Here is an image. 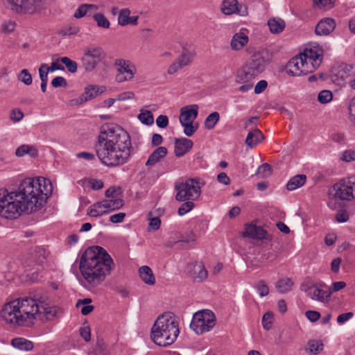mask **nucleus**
Instances as JSON below:
<instances>
[{
  "mask_svg": "<svg viewBox=\"0 0 355 355\" xmlns=\"http://www.w3.org/2000/svg\"><path fill=\"white\" fill-rule=\"evenodd\" d=\"M57 61H60L62 64H64L66 66L67 70L71 73H76L78 70L77 62L71 60L68 57H62L60 59H58Z\"/></svg>",
  "mask_w": 355,
  "mask_h": 355,
  "instance_id": "a19ab883",
  "label": "nucleus"
},
{
  "mask_svg": "<svg viewBox=\"0 0 355 355\" xmlns=\"http://www.w3.org/2000/svg\"><path fill=\"white\" fill-rule=\"evenodd\" d=\"M323 343L319 340H311L307 343L306 351L309 353L316 355L323 350Z\"/></svg>",
  "mask_w": 355,
  "mask_h": 355,
  "instance_id": "c9c22d12",
  "label": "nucleus"
},
{
  "mask_svg": "<svg viewBox=\"0 0 355 355\" xmlns=\"http://www.w3.org/2000/svg\"><path fill=\"white\" fill-rule=\"evenodd\" d=\"M25 155H28L31 157H36L38 155V151L33 146L23 144L16 149L15 155L18 157H21Z\"/></svg>",
  "mask_w": 355,
  "mask_h": 355,
  "instance_id": "c85d7f7f",
  "label": "nucleus"
},
{
  "mask_svg": "<svg viewBox=\"0 0 355 355\" xmlns=\"http://www.w3.org/2000/svg\"><path fill=\"white\" fill-rule=\"evenodd\" d=\"M52 191L51 181L38 177L24 179L14 192L21 202L24 212L31 214L40 210L46 204Z\"/></svg>",
  "mask_w": 355,
  "mask_h": 355,
  "instance_id": "20e7f679",
  "label": "nucleus"
},
{
  "mask_svg": "<svg viewBox=\"0 0 355 355\" xmlns=\"http://www.w3.org/2000/svg\"><path fill=\"white\" fill-rule=\"evenodd\" d=\"M258 76L255 73H252L245 64L238 71L236 76V82L237 83H252L254 80Z\"/></svg>",
  "mask_w": 355,
  "mask_h": 355,
  "instance_id": "4be33fe9",
  "label": "nucleus"
},
{
  "mask_svg": "<svg viewBox=\"0 0 355 355\" xmlns=\"http://www.w3.org/2000/svg\"><path fill=\"white\" fill-rule=\"evenodd\" d=\"M293 286V282L290 278H283L279 279L276 284L277 289L282 293L289 291Z\"/></svg>",
  "mask_w": 355,
  "mask_h": 355,
  "instance_id": "4c0bfd02",
  "label": "nucleus"
},
{
  "mask_svg": "<svg viewBox=\"0 0 355 355\" xmlns=\"http://www.w3.org/2000/svg\"><path fill=\"white\" fill-rule=\"evenodd\" d=\"M56 314L57 308L49 297L37 293L6 303L0 311V318L12 327H32L37 320L44 322L54 320Z\"/></svg>",
  "mask_w": 355,
  "mask_h": 355,
  "instance_id": "f257e3e1",
  "label": "nucleus"
},
{
  "mask_svg": "<svg viewBox=\"0 0 355 355\" xmlns=\"http://www.w3.org/2000/svg\"><path fill=\"white\" fill-rule=\"evenodd\" d=\"M184 127V133L187 137L192 136L198 129V126L193 125V123H181Z\"/></svg>",
  "mask_w": 355,
  "mask_h": 355,
  "instance_id": "603ef678",
  "label": "nucleus"
},
{
  "mask_svg": "<svg viewBox=\"0 0 355 355\" xmlns=\"http://www.w3.org/2000/svg\"><path fill=\"white\" fill-rule=\"evenodd\" d=\"M255 288L261 297H265L269 293V288L263 280L259 281Z\"/></svg>",
  "mask_w": 355,
  "mask_h": 355,
  "instance_id": "8fccbe9b",
  "label": "nucleus"
},
{
  "mask_svg": "<svg viewBox=\"0 0 355 355\" xmlns=\"http://www.w3.org/2000/svg\"><path fill=\"white\" fill-rule=\"evenodd\" d=\"M269 62V55L267 51H258L254 53L250 59L245 64L252 73L257 75L261 73Z\"/></svg>",
  "mask_w": 355,
  "mask_h": 355,
  "instance_id": "4468645a",
  "label": "nucleus"
},
{
  "mask_svg": "<svg viewBox=\"0 0 355 355\" xmlns=\"http://www.w3.org/2000/svg\"><path fill=\"white\" fill-rule=\"evenodd\" d=\"M271 173L272 169L270 165L267 163H264L259 166L256 175H259L261 178H266L270 176Z\"/></svg>",
  "mask_w": 355,
  "mask_h": 355,
  "instance_id": "37998d69",
  "label": "nucleus"
},
{
  "mask_svg": "<svg viewBox=\"0 0 355 355\" xmlns=\"http://www.w3.org/2000/svg\"><path fill=\"white\" fill-rule=\"evenodd\" d=\"M99 202L94 204L87 210V214L92 217H98L106 214L103 206L98 205Z\"/></svg>",
  "mask_w": 355,
  "mask_h": 355,
  "instance_id": "58836bf2",
  "label": "nucleus"
},
{
  "mask_svg": "<svg viewBox=\"0 0 355 355\" xmlns=\"http://www.w3.org/2000/svg\"><path fill=\"white\" fill-rule=\"evenodd\" d=\"M49 71L47 70V65L42 64L39 68V74L41 82H48V74Z\"/></svg>",
  "mask_w": 355,
  "mask_h": 355,
  "instance_id": "bf43d9fd",
  "label": "nucleus"
},
{
  "mask_svg": "<svg viewBox=\"0 0 355 355\" xmlns=\"http://www.w3.org/2000/svg\"><path fill=\"white\" fill-rule=\"evenodd\" d=\"M114 64L117 71L116 74V82L130 81L134 78L137 69L130 60L116 59Z\"/></svg>",
  "mask_w": 355,
  "mask_h": 355,
  "instance_id": "f8f14e48",
  "label": "nucleus"
},
{
  "mask_svg": "<svg viewBox=\"0 0 355 355\" xmlns=\"http://www.w3.org/2000/svg\"><path fill=\"white\" fill-rule=\"evenodd\" d=\"M139 274L142 281L148 285H153L155 283V277L151 268L148 266H143L139 269Z\"/></svg>",
  "mask_w": 355,
  "mask_h": 355,
  "instance_id": "cd10ccee",
  "label": "nucleus"
},
{
  "mask_svg": "<svg viewBox=\"0 0 355 355\" xmlns=\"http://www.w3.org/2000/svg\"><path fill=\"white\" fill-rule=\"evenodd\" d=\"M110 254L100 246L88 248L82 254L79 268L86 282L92 286L101 284L114 268Z\"/></svg>",
  "mask_w": 355,
  "mask_h": 355,
  "instance_id": "7ed1b4c3",
  "label": "nucleus"
},
{
  "mask_svg": "<svg viewBox=\"0 0 355 355\" xmlns=\"http://www.w3.org/2000/svg\"><path fill=\"white\" fill-rule=\"evenodd\" d=\"M327 194L329 198L327 205L332 210L337 209L340 205V204L334 200L350 201L354 199L355 177L343 179L338 182L335 183L329 189Z\"/></svg>",
  "mask_w": 355,
  "mask_h": 355,
  "instance_id": "423d86ee",
  "label": "nucleus"
},
{
  "mask_svg": "<svg viewBox=\"0 0 355 355\" xmlns=\"http://www.w3.org/2000/svg\"><path fill=\"white\" fill-rule=\"evenodd\" d=\"M11 345L23 351H30L33 348L31 341L24 338H16L11 340Z\"/></svg>",
  "mask_w": 355,
  "mask_h": 355,
  "instance_id": "2f4dec72",
  "label": "nucleus"
},
{
  "mask_svg": "<svg viewBox=\"0 0 355 355\" xmlns=\"http://www.w3.org/2000/svg\"><path fill=\"white\" fill-rule=\"evenodd\" d=\"M79 32V28L78 26H67L62 28L59 34L63 37L71 36L77 34Z\"/></svg>",
  "mask_w": 355,
  "mask_h": 355,
  "instance_id": "3c124183",
  "label": "nucleus"
},
{
  "mask_svg": "<svg viewBox=\"0 0 355 355\" xmlns=\"http://www.w3.org/2000/svg\"><path fill=\"white\" fill-rule=\"evenodd\" d=\"M333 97L332 93L329 90L321 91L318 96V100L321 103H327L331 101Z\"/></svg>",
  "mask_w": 355,
  "mask_h": 355,
  "instance_id": "09e8293b",
  "label": "nucleus"
},
{
  "mask_svg": "<svg viewBox=\"0 0 355 355\" xmlns=\"http://www.w3.org/2000/svg\"><path fill=\"white\" fill-rule=\"evenodd\" d=\"M249 42L248 36L243 32L235 33L230 41V48L232 51H240Z\"/></svg>",
  "mask_w": 355,
  "mask_h": 355,
  "instance_id": "5701e85b",
  "label": "nucleus"
},
{
  "mask_svg": "<svg viewBox=\"0 0 355 355\" xmlns=\"http://www.w3.org/2000/svg\"><path fill=\"white\" fill-rule=\"evenodd\" d=\"M306 318L311 322H316L320 318V313L317 311H307L305 313Z\"/></svg>",
  "mask_w": 355,
  "mask_h": 355,
  "instance_id": "338daca9",
  "label": "nucleus"
},
{
  "mask_svg": "<svg viewBox=\"0 0 355 355\" xmlns=\"http://www.w3.org/2000/svg\"><path fill=\"white\" fill-rule=\"evenodd\" d=\"M87 12H88V10L87 8L86 3L83 4L78 8V9L76 10L73 16L75 18L79 19V18H81V17H83L84 16H85V15L87 14Z\"/></svg>",
  "mask_w": 355,
  "mask_h": 355,
  "instance_id": "69168bd1",
  "label": "nucleus"
},
{
  "mask_svg": "<svg viewBox=\"0 0 355 355\" xmlns=\"http://www.w3.org/2000/svg\"><path fill=\"white\" fill-rule=\"evenodd\" d=\"M105 57L106 53L102 47L99 46L86 47L80 60L81 67L86 72H92Z\"/></svg>",
  "mask_w": 355,
  "mask_h": 355,
  "instance_id": "9d476101",
  "label": "nucleus"
},
{
  "mask_svg": "<svg viewBox=\"0 0 355 355\" xmlns=\"http://www.w3.org/2000/svg\"><path fill=\"white\" fill-rule=\"evenodd\" d=\"M266 231L261 226L250 223L245 225L243 236L254 239H266Z\"/></svg>",
  "mask_w": 355,
  "mask_h": 355,
  "instance_id": "6ab92c4d",
  "label": "nucleus"
},
{
  "mask_svg": "<svg viewBox=\"0 0 355 355\" xmlns=\"http://www.w3.org/2000/svg\"><path fill=\"white\" fill-rule=\"evenodd\" d=\"M349 214L345 209H342L335 216V220L338 223H345L349 220Z\"/></svg>",
  "mask_w": 355,
  "mask_h": 355,
  "instance_id": "4d7b16f0",
  "label": "nucleus"
},
{
  "mask_svg": "<svg viewBox=\"0 0 355 355\" xmlns=\"http://www.w3.org/2000/svg\"><path fill=\"white\" fill-rule=\"evenodd\" d=\"M51 85L53 87H66L67 85V80L62 76H57L51 81Z\"/></svg>",
  "mask_w": 355,
  "mask_h": 355,
  "instance_id": "052dcab7",
  "label": "nucleus"
},
{
  "mask_svg": "<svg viewBox=\"0 0 355 355\" xmlns=\"http://www.w3.org/2000/svg\"><path fill=\"white\" fill-rule=\"evenodd\" d=\"M24 212L21 202L14 191L0 193V216L7 219H15Z\"/></svg>",
  "mask_w": 355,
  "mask_h": 355,
  "instance_id": "6e6552de",
  "label": "nucleus"
},
{
  "mask_svg": "<svg viewBox=\"0 0 355 355\" xmlns=\"http://www.w3.org/2000/svg\"><path fill=\"white\" fill-rule=\"evenodd\" d=\"M270 31L273 34L282 33L285 28V21L280 18H272L268 21Z\"/></svg>",
  "mask_w": 355,
  "mask_h": 355,
  "instance_id": "c756f323",
  "label": "nucleus"
},
{
  "mask_svg": "<svg viewBox=\"0 0 355 355\" xmlns=\"http://www.w3.org/2000/svg\"><path fill=\"white\" fill-rule=\"evenodd\" d=\"M196 55L195 50L191 46H184L181 54L168 69V74H174L183 67L189 65Z\"/></svg>",
  "mask_w": 355,
  "mask_h": 355,
  "instance_id": "ddd939ff",
  "label": "nucleus"
},
{
  "mask_svg": "<svg viewBox=\"0 0 355 355\" xmlns=\"http://www.w3.org/2000/svg\"><path fill=\"white\" fill-rule=\"evenodd\" d=\"M300 54L308 64V66H310L311 72L320 65L322 62L321 51L318 52L310 49H306L303 53Z\"/></svg>",
  "mask_w": 355,
  "mask_h": 355,
  "instance_id": "f3484780",
  "label": "nucleus"
},
{
  "mask_svg": "<svg viewBox=\"0 0 355 355\" xmlns=\"http://www.w3.org/2000/svg\"><path fill=\"white\" fill-rule=\"evenodd\" d=\"M341 159L345 162H347L354 161L355 160V150H345L342 154Z\"/></svg>",
  "mask_w": 355,
  "mask_h": 355,
  "instance_id": "13d9d810",
  "label": "nucleus"
},
{
  "mask_svg": "<svg viewBox=\"0 0 355 355\" xmlns=\"http://www.w3.org/2000/svg\"><path fill=\"white\" fill-rule=\"evenodd\" d=\"M156 124L160 128H165L168 125V119L166 115H159L156 119Z\"/></svg>",
  "mask_w": 355,
  "mask_h": 355,
  "instance_id": "0e129e2a",
  "label": "nucleus"
},
{
  "mask_svg": "<svg viewBox=\"0 0 355 355\" xmlns=\"http://www.w3.org/2000/svg\"><path fill=\"white\" fill-rule=\"evenodd\" d=\"M130 10L128 8L121 10L118 17V23L119 25L124 26L129 24Z\"/></svg>",
  "mask_w": 355,
  "mask_h": 355,
  "instance_id": "a18cd8bd",
  "label": "nucleus"
},
{
  "mask_svg": "<svg viewBox=\"0 0 355 355\" xmlns=\"http://www.w3.org/2000/svg\"><path fill=\"white\" fill-rule=\"evenodd\" d=\"M190 272L192 278L198 282L205 280L208 276V272L202 263H196L193 265L192 270Z\"/></svg>",
  "mask_w": 355,
  "mask_h": 355,
  "instance_id": "a878e982",
  "label": "nucleus"
},
{
  "mask_svg": "<svg viewBox=\"0 0 355 355\" xmlns=\"http://www.w3.org/2000/svg\"><path fill=\"white\" fill-rule=\"evenodd\" d=\"M263 139L264 136L261 131L258 128H254L248 132L245 139V144L250 148H253Z\"/></svg>",
  "mask_w": 355,
  "mask_h": 355,
  "instance_id": "393cba45",
  "label": "nucleus"
},
{
  "mask_svg": "<svg viewBox=\"0 0 355 355\" xmlns=\"http://www.w3.org/2000/svg\"><path fill=\"white\" fill-rule=\"evenodd\" d=\"M94 19L97 23L98 27L103 28H109L110 24L108 19L105 17L103 13H96L93 16Z\"/></svg>",
  "mask_w": 355,
  "mask_h": 355,
  "instance_id": "79ce46f5",
  "label": "nucleus"
},
{
  "mask_svg": "<svg viewBox=\"0 0 355 355\" xmlns=\"http://www.w3.org/2000/svg\"><path fill=\"white\" fill-rule=\"evenodd\" d=\"M216 323L215 314L210 310L205 309L193 314L190 327L197 334H202L213 329Z\"/></svg>",
  "mask_w": 355,
  "mask_h": 355,
  "instance_id": "1a4fd4ad",
  "label": "nucleus"
},
{
  "mask_svg": "<svg viewBox=\"0 0 355 355\" xmlns=\"http://www.w3.org/2000/svg\"><path fill=\"white\" fill-rule=\"evenodd\" d=\"M193 200H186L182 201L183 203L180 206L178 210L179 216H184L193 209L195 206Z\"/></svg>",
  "mask_w": 355,
  "mask_h": 355,
  "instance_id": "ea45409f",
  "label": "nucleus"
},
{
  "mask_svg": "<svg viewBox=\"0 0 355 355\" xmlns=\"http://www.w3.org/2000/svg\"><path fill=\"white\" fill-rule=\"evenodd\" d=\"M335 0H313V6L321 10H329L333 8Z\"/></svg>",
  "mask_w": 355,
  "mask_h": 355,
  "instance_id": "c03bdc74",
  "label": "nucleus"
},
{
  "mask_svg": "<svg viewBox=\"0 0 355 355\" xmlns=\"http://www.w3.org/2000/svg\"><path fill=\"white\" fill-rule=\"evenodd\" d=\"M273 314L271 312L266 313L262 318V324L265 329L269 330L271 328Z\"/></svg>",
  "mask_w": 355,
  "mask_h": 355,
  "instance_id": "864d4df0",
  "label": "nucleus"
},
{
  "mask_svg": "<svg viewBox=\"0 0 355 355\" xmlns=\"http://www.w3.org/2000/svg\"><path fill=\"white\" fill-rule=\"evenodd\" d=\"M286 72L293 76L311 73L310 66H308L301 54L289 60L286 65Z\"/></svg>",
  "mask_w": 355,
  "mask_h": 355,
  "instance_id": "2eb2a0df",
  "label": "nucleus"
},
{
  "mask_svg": "<svg viewBox=\"0 0 355 355\" xmlns=\"http://www.w3.org/2000/svg\"><path fill=\"white\" fill-rule=\"evenodd\" d=\"M304 292L311 299L322 302H327L331 295V292L324 291L315 285L308 286Z\"/></svg>",
  "mask_w": 355,
  "mask_h": 355,
  "instance_id": "dca6fc26",
  "label": "nucleus"
},
{
  "mask_svg": "<svg viewBox=\"0 0 355 355\" xmlns=\"http://www.w3.org/2000/svg\"><path fill=\"white\" fill-rule=\"evenodd\" d=\"M336 28V21L332 18L321 19L315 28V33L318 35H329Z\"/></svg>",
  "mask_w": 355,
  "mask_h": 355,
  "instance_id": "a211bd4d",
  "label": "nucleus"
},
{
  "mask_svg": "<svg viewBox=\"0 0 355 355\" xmlns=\"http://www.w3.org/2000/svg\"><path fill=\"white\" fill-rule=\"evenodd\" d=\"M167 148L164 146L157 148L145 163L146 166H153L167 155Z\"/></svg>",
  "mask_w": 355,
  "mask_h": 355,
  "instance_id": "b1692460",
  "label": "nucleus"
},
{
  "mask_svg": "<svg viewBox=\"0 0 355 355\" xmlns=\"http://www.w3.org/2000/svg\"><path fill=\"white\" fill-rule=\"evenodd\" d=\"M15 23L12 21H8L3 24L2 25V31L4 33H10L15 30Z\"/></svg>",
  "mask_w": 355,
  "mask_h": 355,
  "instance_id": "680f3d73",
  "label": "nucleus"
},
{
  "mask_svg": "<svg viewBox=\"0 0 355 355\" xmlns=\"http://www.w3.org/2000/svg\"><path fill=\"white\" fill-rule=\"evenodd\" d=\"M100 205L103 206L106 214L109 211L120 209L123 205V200L121 198L107 199L99 202Z\"/></svg>",
  "mask_w": 355,
  "mask_h": 355,
  "instance_id": "bb28decb",
  "label": "nucleus"
},
{
  "mask_svg": "<svg viewBox=\"0 0 355 355\" xmlns=\"http://www.w3.org/2000/svg\"><path fill=\"white\" fill-rule=\"evenodd\" d=\"M139 112L137 118L141 123L146 125H151L153 124L154 117L150 111L142 108Z\"/></svg>",
  "mask_w": 355,
  "mask_h": 355,
  "instance_id": "72a5a7b5",
  "label": "nucleus"
},
{
  "mask_svg": "<svg viewBox=\"0 0 355 355\" xmlns=\"http://www.w3.org/2000/svg\"><path fill=\"white\" fill-rule=\"evenodd\" d=\"M85 102H87V98H85L82 94L79 97L69 101L67 105L69 107H76L83 104Z\"/></svg>",
  "mask_w": 355,
  "mask_h": 355,
  "instance_id": "6e6d98bb",
  "label": "nucleus"
},
{
  "mask_svg": "<svg viewBox=\"0 0 355 355\" xmlns=\"http://www.w3.org/2000/svg\"><path fill=\"white\" fill-rule=\"evenodd\" d=\"M24 116V113L19 109H13L10 112V119L15 123L20 121Z\"/></svg>",
  "mask_w": 355,
  "mask_h": 355,
  "instance_id": "5fc2aeb1",
  "label": "nucleus"
},
{
  "mask_svg": "<svg viewBox=\"0 0 355 355\" xmlns=\"http://www.w3.org/2000/svg\"><path fill=\"white\" fill-rule=\"evenodd\" d=\"M103 89L96 85H89L85 89L83 94V96L87 98V101L96 98L98 94L103 93Z\"/></svg>",
  "mask_w": 355,
  "mask_h": 355,
  "instance_id": "f704fd0d",
  "label": "nucleus"
},
{
  "mask_svg": "<svg viewBox=\"0 0 355 355\" xmlns=\"http://www.w3.org/2000/svg\"><path fill=\"white\" fill-rule=\"evenodd\" d=\"M204 185V181L199 178H189L176 183L175 185V200L177 201L198 200L201 195V189Z\"/></svg>",
  "mask_w": 355,
  "mask_h": 355,
  "instance_id": "0eeeda50",
  "label": "nucleus"
},
{
  "mask_svg": "<svg viewBox=\"0 0 355 355\" xmlns=\"http://www.w3.org/2000/svg\"><path fill=\"white\" fill-rule=\"evenodd\" d=\"M18 79L26 85L32 84L33 79L32 76L28 69H23L19 74Z\"/></svg>",
  "mask_w": 355,
  "mask_h": 355,
  "instance_id": "de8ad7c7",
  "label": "nucleus"
},
{
  "mask_svg": "<svg viewBox=\"0 0 355 355\" xmlns=\"http://www.w3.org/2000/svg\"><path fill=\"white\" fill-rule=\"evenodd\" d=\"M193 141L187 138L175 139V155L176 157L184 155L193 147Z\"/></svg>",
  "mask_w": 355,
  "mask_h": 355,
  "instance_id": "412c9836",
  "label": "nucleus"
},
{
  "mask_svg": "<svg viewBox=\"0 0 355 355\" xmlns=\"http://www.w3.org/2000/svg\"><path fill=\"white\" fill-rule=\"evenodd\" d=\"M349 118L355 122V96L352 98L349 105Z\"/></svg>",
  "mask_w": 355,
  "mask_h": 355,
  "instance_id": "774afa93",
  "label": "nucleus"
},
{
  "mask_svg": "<svg viewBox=\"0 0 355 355\" xmlns=\"http://www.w3.org/2000/svg\"><path fill=\"white\" fill-rule=\"evenodd\" d=\"M180 333L178 322L171 313H164L157 318L152 329L153 342L162 347L173 344Z\"/></svg>",
  "mask_w": 355,
  "mask_h": 355,
  "instance_id": "39448f33",
  "label": "nucleus"
},
{
  "mask_svg": "<svg viewBox=\"0 0 355 355\" xmlns=\"http://www.w3.org/2000/svg\"><path fill=\"white\" fill-rule=\"evenodd\" d=\"M80 334L81 337L88 342L91 339L90 328L88 326H84L80 328Z\"/></svg>",
  "mask_w": 355,
  "mask_h": 355,
  "instance_id": "e2e57ef3",
  "label": "nucleus"
},
{
  "mask_svg": "<svg viewBox=\"0 0 355 355\" xmlns=\"http://www.w3.org/2000/svg\"><path fill=\"white\" fill-rule=\"evenodd\" d=\"M131 149L130 137L121 126L114 123L103 126L95 145L96 155L103 164L116 167L125 164Z\"/></svg>",
  "mask_w": 355,
  "mask_h": 355,
  "instance_id": "f03ea898",
  "label": "nucleus"
},
{
  "mask_svg": "<svg viewBox=\"0 0 355 355\" xmlns=\"http://www.w3.org/2000/svg\"><path fill=\"white\" fill-rule=\"evenodd\" d=\"M95 352L97 355H110L111 354L106 344L102 340L97 341Z\"/></svg>",
  "mask_w": 355,
  "mask_h": 355,
  "instance_id": "49530a36",
  "label": "nucleus"
},
{
  "mask_svg": "<svg viewBox=\"0 0 355 355\" xmlns=\"http://www.w3.org/2000/svg\"><path fill=\"white\" fill-rule=\"evenodd\" d=\"M220 119V114L218 112L209 114L205 121V127L208 130H212Z\"/></svg>",
  "mask_w": 355,
  "mask_h": 355,
  "instance_id": "e433bc0d",
  "label": "nucleus"
},
{
  "mask_svg": "<svg viewBox=\"0 0 355 355\" xmlns=\"http://www.w3.org/2000/svg\"><path fill=\"white\" fill-rule=\"evenodd\" d=\"M237 4L236 0H224L222 3L221 11L225 15H232L237 10Z\"/></svg>",
  "mask_w": 355,
  "mask_h": 355,
  "instance_id": "473e14b6",
  "label": "nucleus"
},
{
  "mask_svg": "<svg viewBox=\"0 0 355 355\" xmlns=\"http://www.w3.org/2000/svg\"><path fill=\"white\" fill-rule=\"evenodd\" d=\"M198 106L197 105L182 107L180 115V123H193L198 116Z\"/></svg>",
  "mask_w": 355,
  "mask_h": 355,
  "instance_id": "aec40b11",
  "label": "nucleus"
},
{
  "mask_svg": "<svg viewBox=\"0 0 355 355\" xmlns=\"http://www.w3.org/2000/svg\"><path fill=\"white\" fill-rule=\"evenodd\" d=\"M11 9L19 13L33 14L44 8L43 0H8Z\"/></svg>",
  "mask_w": 355,
  "mask_h": 355,
  "instance_id": "9b49d317",
  "label": "nucleus"
},
{
  "mask_svg": "<svg viewBox=\"0 0 355 355\" xmlns=\"http://www.w3.org/2000/svg\"><path fill=\"white\" fill-rule=\"evenodd\" d=\"M306 180L305 175H297L290 179L286 184V188L289 191H293L303 186Z\"/></svg>",
  "mask_w": 355,
  "mask_h": 355,
  "instance_id": "7c9ffc66",
  "label": "nucleus"
}]
</instances>
